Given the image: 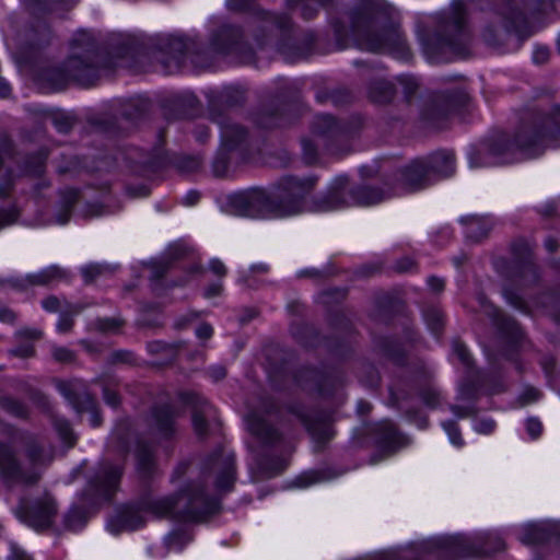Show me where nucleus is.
<instances>
[{
	"instance_id": "nucleus-1",
	"label": "nucleus",
	"mask_w": 560,
	"mask_h": 560,
	"mask_svg": "<svg viewBox=\"0 0 560 560\" xmlns=\"http://www.w3.org/2000/svg\"><path fill=\"white\" fill-rule=\"evenodd\" d=\"M315 185V177H285L272 195L261 189L240 192L230 198V207L235 214L242 217L283 218L299 214L305 209L314 212H328L352 205L372 206L394 194L390 188L383 189L372 186H360L350 189L348 178L341 176L331 183L325 195L314 198L306 207L305 198Z\"/></svg>"
},
{
	"instance_id": "nucleus-2",
	"label": "nucleus",
	"mask_w": 560,
	"mask_h": 560,
	"mask_svg": "<svg viewBox=\"0 0 560 560\" xmlns=\"http://www.w3.org/2000/svg\"><path fill=\"white\" fill-rule=\"evenodd\" d=\"M218 509V502L209 498L199 482H189L177 495L154 497L143 494L136 505L126 506L109 524L112 532L135 530L142 527L145 515L184 522H198Z\"/></svg>"
},
{
	"instance_id": "nucleus-3",
	"label": "nucleus",
	"mask_w": 560,
	"mask_h": 560,
	"mask_svg": "<svg viewBox=\"0 0 560 560\" xmlns=\"http://www.w3.org/2000/svg\"><path fill=\"white\" fill-rule=\"evenodd\" d=\"M560 145V106L548 116L535 117L524 122L516 131L513 141L505 136L493 138L486 151L469 154L470 167L513 163L540 155L547 148Z\"/></svg>"
},
{
	"instance_id": "nucleus-4",
	"label": "nucleus",
	"mask_w": 560,
	"mask_h": 560,
	"mask_svg": "<svg viewBox=\"0 0 560 560\" xmlns=\"http://www.w3.org/2000/svg\"><path fill=\"white\" fill-rule=\"evenodd\" d=\"M394 8L383 3L366 2L352 13V32L360 49L389 52L399 59L410 57L405 38L395 20Z\"/></svg>"
},
{
	"instance_id": "nucleus-5",
	"label": "nucleus",
	"mask_w": 560,
	"mask_h": 560,
	"mask_svg": "<svg viewBox=\"0 0 560 560\" xmlns=\"http://www.w3.org/2000/svg\"><path fill=\"white\" fill-rule=\"evenodd\" d=\"M100 55L92 35L78 32L71 43V55L61 67H49L40 71L38 80L47 89H63L70 80L81 85H92L98 78Z\"/></svg>"
},
{
	"instance_id": "nucleus-6",
	"label": "nucleus",
	"mask_w": 560,
	"mask_h": 560,
	"mask_svg": "<svg viewBox=\"0 0 560 560\" xmlns=\"http://www.w3.org/2000/svg\"><path fill=\"white\" fill-rule=\"evenodd\" d=\"M467 15L465 0H454L440 32L423 42V50L430 61H448V54L459 57L468 54L470 34L466 25Z\"/></svg>"
},
{
	"instance_id": "nucleus-7",
	"label": "nucleus",
	"mask_w": 560,
	"mask_h": 560,
	"mask_svg": "<svg viewBox=\"0 0 560 560\" xmlns=\"http://www.w3.org/2000/svg\"><path fill=\"white\" fill-rule=\"evenodd\" d=\"M131 443H136V465L139 475L142 478L152 477L156 471L154 454L149 445L136 438L128 423L116 427L110 435L107 453L122 460L129 453Z\"/></svg>"
},
{
	"instance_id": "nucleus-8",
	"label": "nucleus",
	"mask_w": 560,
	"mask_h": 560,
	"mask_svg": "<svg viewBox=\"0 0 560 560\" xmlns=\"http://www.w3.org/2000/svg\"><path fill=\"white\" fill-rule=\"evenodd\" d=\"M58 513V505L54 497L48 493L34 499L31 504L21 501L16 509L20 520L36 530L49 528Z\"/></svg>"
},
{
	"instance_id": "nucleus-9",
	"label": "nucleus",
	"mask_w": 560,
	"mask_h": 560,
	"mask_svg": "<svg viewBox=\"0 0 560 560\" xmlns=\"http://www.w3.org/2000/svg\"><path fill=\"white\" fill-rule=\"evenodd\" d=\"M121 475L122 466L119 463H113L109 458L104 459L90 479L85 495L96 502L110 499L117 490Z\"/></svg>"
},
{
	"instance_id": "nucleus-10",
	"label": "nucleus",
	"mask_w": 560,
	"mask_h": 560,
	"mask_svg": "<svg viewBox=\"0 0 560 560\" xmlns=\"http://www.w3.org/2000/svg\"><path fill=\"white\" fill-rule=\"evenodd\" d=\"M0 478L7 486L34 485L40 474L36 469L25 470L12 445L0 442Z\"/></svg>"
},
{
	"instance_id": "nucleus-11",
	"label": "nucleus",
	"mask_w": 560,
	"mask_h": 560,
	"mask_svg": "<svg viewBox=\"0 0 560 560\" xmlns=\"http://www.w3.org/2000/svg\"><path fill=\"white\" fill-rule=\"evenodd\" d=\"M235 458L231 452L220 451L209 457L202 465L201 477L208 479L214 476L218 491H230L235 482Z\"/></svg>"
},
{
	"instance_id": "nucleus-12",
	"label": "nucleus",
	"mask_w": 560,
	"mask_h": 560,
	"mask_svg": "<svg viewBox=\"0 0 560 560\" xmlns=\"http://www.w3.org/2000/svg\"><path fill=\"white\" fill-rule=\"evenodd\" d=\"M57 388L78 412H90V422L93 427H98L102 423V418L97 412L96 401L88 392L83 381H60L57 383Z\"/></svg>"
},
{
	"instance_id": "nucleus-13",
	"label": "nucleus",
	"mask_w": 560,
	"mask_h": 560,
	"mask_svg": "<svg viewBox=\"0 0 560 560\" xmlns=\"http://www.w3.org/2000/svg\"><path fill=\"white\" fill-rule=\"evenodd\" d=\"M11 441L22 445L25 456L34 468L36 466H47L54 459L51 445L37 435L16 432L12 435Z\"/></svg>"
},
{
	"instance_id": "nucleus-14",
	"label": "nucleus",
	"mask_w": 560,
	"mask_h": 560,
	"mask_svg": "<svg viewBox=\"0 0 560 560\" xmlns=\"http://www.w3.org/2000/svg\"><path fill=\"white\" fill-rule=\"evenodd\" d=\"M494 16L495 19L486 26L482 33V37L489 46L502 45L511 34L512 30L521 33L517 26V21L520 18L515 16L513 9L510 10V16L501 13L494 14ZM520 35L522 38L526 37V35ZM529 34H527V36Z\"/></svg>"
},
{
	"instance_id": "nucleus-15",
	"label": "nucleus",
	"mask_w": 560,
	"mask_h": 560,
	"mask_svg": "<svg viewBox=\"0 0 560 560\" xmlns=\"http://www.w3.org/2000/svg\"><path fill=\"white\" fill-rule=\"evenodd\" d=\"M66 271L57 266H50L37 273L25 278L0 279V289L10 288L18 291L26 290L31 285H46L55 280L66 277Z\"/></svg>"
},
{
	"instance_id": "nucleus-16",
	"label": "nucleus",
	"mask_w": 560,
	"mask_h": 560,
	"mask_svg": "<svg viewBox=\"0 0 560 560\" xmlns=\"http://www.w3.org/2000/svg\"><path fill=\"white\" fill-rule=\"evenodd\" d=\"M467 101V94L463 89H455L452 92H441L435 95L424 116L429 120L446 117L458 106Z\"/></svg>"
},
{
	"instance_id": "nucleus-17",
	"label": "nucleus",
	"mask_w": 560,
	"mask_h": 560,
	"mask_svg": "<svg viewBox=\"0 0 560 560\" xmlns=\"http://www.w3.org/2000/svg\"><path fill=\"white\" fill-rule=\"evenodd\" d=\"M176 417L177 412L171 405L154 407L149 420L151 433L162 439L171 438L176 432Z\"/></svg>"
},
{
	"instance_id": "nucleus-18",
	"label": "nucleus",
	"mask_w": 560,
	"mask_h": 560,
	"mask_svg": "<svg viewBox=\"0 0 560 560\" xmlns=\"http://www.w3.org/2000/svg\"><path fill=\"white\" fill-rule=\"evenodd\" d=\"M184 399L192 407L191 421L195 433L199 438H205L209 430L208 420L213 416L212 406L194 393L184 395Z\"/></svg>"
},
{
	"instance_id": "nucleus-19",
	"label": "nucleus",
	"mask_w": 560,
	"mask_h": 560,
	"mask_svg": "<svg viewBox=\"0 0 560 560\" xmlns=\"http://www.w3.org/2000/svg\"><path fill=\"white\" fill-rule=\"evenodd\" d=\"M402 185L406 189L416 190L431 184V175L423 160H416L401 172Z\"/></svg>"
},
{
	"instance_id": "nucleus-20",
	"label": "nucleus",
	"mask_w": 560,
	"mask_h": 560,
	"mask_svg": "<svg viewBox=\"0 0 560 560\" xmlns=\"http://www.w3.org/2000/svg\"><path fill=\"white\" fill-rule=\"evenodd\" d=\"M247 429L256 436L262 444L272 445L280 440L279 432L271 427L267 421L256 411H250L247 417Z\"/></svg>"
},
{
	"instance_id": "nucleus-21",
	"label": "nucleus",
	"mask_w": 560,
	"mask_h": 560,
	"mask_svg": "<svg viewBox=\"0 0 560 560\" xmlns=\"http://www.w3.org/2000/svg\"><path fill=\"white\" fill-rule=\"evenodd\" d=\"M430 175L439 178L447 177L455 172V156L451 151H438L424 159Z\"/></svg>"
},
{
	"instance_id": "nucleus-22",
	"label": "nucleus",
	"mask_w": 560,
	"mask_h": 560,
	"mask_svg": "<svg viewBox=\"0 0 560 560\" xmlns=\"http://www.w3.org/2000/svg\"><path fill=\"white\" fill-rule=\"evenodd\" d=\"M479 302L481 306L485 307L486 313L492 316L498 328L511 338L512 341L516 342L522 338V329L513 318L501 315L498 310L487 303L483 296H479Z\"/></svg>"
},
{
	"instance_id": "nucleus-23",
	"label": "nucleus",
	"mask_w": 560,
	"mask_h": 560,
	"mask_svg": "<svg viewBox=\"0 0 560 560\" xmlns=\"http://www.w3.org/2000/svg\"><path fill=\"white\" fill-rule=\"evenodd\" d=\"M12 143L7 136L0 137V199L10 195L13 187L12 171L4 165V161L11 156Z\"/></svg>"
},
{
	"instance_id": "nucleus-24",
	"label": "nucleus",
	"mask_w": 560,
	"mask_h": 560,
	"mask_svg": "<svg viewBox=\"0 0 560 560\" xmlns=\"http://www.w3.org/2000/svg\"><path fill=\"white\" fill-rule=\"evenodd\" d=\"M242 32L238 27L224 26L213 39L214 49L222 52L240 51V39Z\"/></svg>"
},
{
	"instance_id": "nucleus-25",
	"label": "nucleus",
	"mask_w": 560,
	"mask_h": 560,
	"mask_svg": "<svg viewBox=\"0 0 560 560\" xmlns=\"http://www.w3.org/2000/svg\"><path fill=\"white\" fill-rule=\"evenodd\" d=\"M395 95V86L393 83L377 79L374 80L369 86V97L372 102L385 104L393 100Z\"/></svg>"
},
{
	"instance_id": "nucleus-26",
	"label": "nucleus",
	"mask_w": 560,
	"mask_h": 560,
	"mask_svg": "<svg viewBox=\"0 0 560 560\" xmlns=\"http://www.w3.org/2000/svg\"><path fill=\"white\" fill-rule=\"evenodd\" d=\"M375 432L378 442L385 447L401 445L402 436L397 432L395 424L389 420H384L376 424Z\"/></svg>"
},
{
	"instance_id": "nucleus-27",
	"label": "nucleus",
	"mask_w": 560,
	"mask_h": 560,
	"mask_svg": "<svg viewBox=\"0 0 560 560\" xmlns=\"http://www.w3.org/2000/svg\"><path fill=\"white\" fill-rule=\"evenodd\" d=\"M78 200L79 191L77 189L69 188L60 192V209L55 217L58 224H66L69 221L71 210Z\"/></svg>"
},
{
	"instance_id": "nucleus-28",
	"label": "nucleus",
	"mask_w": 560,
	"mask_h": 560,
	"mask_svg": "<svg viewBox=\"0 0 560 560\" xmlns=\"http://www.w3.org/2000/svg\"><path fill=\"white\" fill-rule=\"evenodd\" d=\"M220 125L222 144L224 149L232 150L245 139L246 131L241 126L230 122H220Z\"/></svg>"
},
{
	"instance_id": "nucleus-29",
	"label": "nucleus",
	"mask_w": 560,
	"mask_h": 560,
	"mask_svg": "<svg viewBox=\"0 0 560 560\" xmlns=\"http://www.w3.org/2000/svg\"><path fill=\"white\" fill-rule=\"evenodd\" d=\"M339 131V127L330 115L316 116L312 125V133L317 138L334 137Z\"/></svg>"
},
{
	"instance_id": "nucleus-30",
	"label": "nucleus",
	"mask_w": 560,
	"mask_h": 560,
	"mask_svg": "<svg viewBox=\"0 0 560 560\" xmlns=\"http://www.w3.org/2000/svg\"><path fill=\"white\" fill-rule=\"evenodd\" d=\"M549 539V530L542 524H528L524 527L520 540L525 545L541 544Z\"/></svg>"
},
{
	"instance_id": "nucleus-31",
	"label": "nucleus",
	"mask_w": 560,
	"mask_h": 560,
	"mask_svg": "<svg viewBox=\"0 0 560 560\" xmlns=\"http://www.w3.org/2000/svg\"><path fill=\"white\" fill-rule=\"evenodd\" d=\"M491 229L488 221L478 217H471L467 222V236L476 242L486 237Z\"/></svg>"
},
{
	"instance_id": "nucleus-32",
	"label": "nucleus",
	"mask_w": 560,
	"mask_h": 560,
	"mask_svg": "<svg viewBox=\"0 0 560 560\" xmlns=\"http://www.w3.org/2000/svg\"><path fill=\"white\" fill-rule=\"evenodd\" d=\"M83 307L81 305L67 304V308L61 312L59 320L57 323V329L59 332H68L73 326V316L79 314Z\"/></svg>"
},
{
	"instance_id": "nucleus-33",
	"label": "nucleus",
	"mask_w": 560,
	"mask_h": 560,
	"mask_svg": "<svg viewBox=\"0 0 560 560\" xmlns=\"http://www.w3.org/2000/svg\"><path fill=\"white\" fill-rule=\"evenodd\" d=\"M329 477L326 472L320 470H310L301 474L293 480V485L299 488H306L317 482L328 480Z\"/></svg>"
},
{
	"instance_id": "nucleus-34",
	"label": "nucleus",
	"mask_w": 560,
	"mask_h": 560,
	"mask_svg": "<svg viewBox=\"0 0 560 560\" xmlns=\"http://www.w3.org/2000/svg\"><path fill=\"white\" fill-rule=\"evenodd\" d=\"M114 268L109 265L90 264L81 269V273L86 283H91L96 277L112 273Z\"/></svg>"
},
{
	"instance_id": "nucleus-35",
	"label": "nucleus",
	"mask_w": 560,
	"mask_h": 560,
	"mask_svg": "<svg viewBox=\"0 0 560 560\" xmlns=\"http://www.w3.org/2000/svg\"><path fill=\"white\" fill-rule=\"evenodd\" d=\"M191 535H189L187 532L176 530L166 537L165 544L168 550H182L184 546H186L191 540Z\"/></svg>"
},
{
	"instance_id": "nucleus-36",
	"label": "nucleus",
	"mask_w": 560,
	"mask_h": 560,
	"mask_svg": "<svg viewBox=\"0 0 560 560\" xmlns=\"http://www.w3.org/2000/svg\"><path fill=\"white\" fill-rule=\"evenodd\" d=\"M46 154L38 152L31 156L25 164V172L31 175L39 176L44 173Z\"/></svg>"
},
{
	"instance_id": "nucleus-37",
	"label": "nucleus",
	"mask_w": 560,
	"mask_h": 560,
	"mask_svg": "<svg viewBox=\"0 0 560 560\" xmlns=\"http://www.w3.org/2000/svg\"><path fill=\"white\" fill-rule=\"evenodd\" d=\"M0 406L7 412H9L15 417L25 418L27 416L26 407L23 404H21L20 401L14 400L12 398H9V397L1 398Z\"/></svg>"
},
{
	"instance_id": "nucleus-38",
	"label": "nucleus",
	"mask_w": 560,
	"mask_h": 560,
	"mask_svg": "<svg viewBox=\"0 0 560 560\" xmlns=\"http://www.w3.org/2000/svg\"><path fill=\"white\" fill-rule=\"evenodd\" d=\"M124 319L116 317L100 318L95 322L96 328L104 332H116L124 326Z\"/></svg>"
},
{
	"instance_id": "nucleus-39",
	"label": "nucleus",
	"mask_w": 560,
	"mask_h": 560,
	"mask_svg": "<svg viewBox=\"0 0 560 560\" xmlns=\"http://www.w3.org/2000/svg\"><path fill=\"white\" fill-rule=\"evenodd\" d=\"M398 82L402 86V92L406 100L409 102L419 89L418 82L416 81L415 78L409 75L399 77Z\"/></svg>"
},
{
	"instance_id": "nucleus-40",
	"label": "nucleus",
	"mask_w": 560,
	"mask_h": 560,
	"mask_svg": "<svg viewBox=\"0 0 560 560\" xmlns=\"http://www.w3.org/2000/svg\"><path fill=\"white\" fill-rule=\"evenodd\" d=\"M85 522L84 515L80 509H72L65 516V525L69 529H78Z\"/></svg>"
},
{
	"instance_id": "nucleus-41",
	"label": "nucleus",
	"mask_w": 560,
	"mask_h": 560,
	"mask_svg": "<svg viewBox=\"0 0 560 560\" xmlns=\"http://www.w3.org/2000/svg\"><path fill=\"white\" fill-rule=\"evenodd\" d=\"M317 145L312 139H302L303 159L307 164H313L317 160Z\"/></svg>"
},
{
	"instance_id": "nucleus-42",
	"label": "nucleus",
	"mask_w": 560,
	"mask_h": 560,
	"mask_svg": "<svg viewBox=\"0 0 560 560\" xmlns=\"http://www.w3.org/2000/svg\"><path fill=\"white\" fill-rule=\"evenodd\" d=\"M52 124L59 132L67 133L72 128L74 119L65 114H57L52 117Z\"/></svg>"
},
{
	"instance_id": "nucleus-43",
	"label": "nucleus",
	"mask_w": 560,
	"mask_h": 560,
	"mask_svg": "<svg viewBox=\"0 0 560 560\" xmlns=\"http://www.w3.org/2000/svg\"><path fill=\"white\" fill-rule=\"evenodd\" d=\"M424 316L430 329L434 334H438L443 326L442 314L438 310H429L425 312Z\"/></svg>"
},
{
	"instance_id": "nucleus-44",
	"label": "nucleus",
	"mask_w": 560,
	"mask_h": 560,
	"mask_svg": "<svg viewBox=\"0 0 560 560\" xmlns=\"http://www.w3.org/2000/svg\"><path fill=\"white\" fill-rule=\"evenodd\" d=\"M55 427L60 438L67 442L69 446H72L74 443V438L70 424L65 420H56Z\"/></svg>"
},
{
	"instance_id": "nucleus-45",
	"label": "nucleus",
	"mask_w": 560,
	"mask_h": 560,
	"mask_svg": "<svg viewBox=\"0 0 560 560\" xmlns=\"http://www.w3.org/2000/svg\"><path fill=\"white\" fill-rule=\"evenodd\" d=\"M96 382L103 385V396L105 402L112 407H117L120 401L118 394L109 388V384L103 377L97 378Z\"/></svg>"
},
{
	"instance_id": "nucleus-46",
	"label": "nucleus",
	"mask_w": 560,
	"mask_h": 560,
	"mask_svg": "<svg viewBox=\"0 0 560 560\" xmlns=\"http://www.w3.org/2000/svg\"><path fill=\"white\" fill-rule=\"evenodd\" d=\"M453 351L465 366H467V368L471 366L472 359H471L470 353L468 352L466 346L463 342H460L458 340H454L453 341Z\"/></svg>"
},
{
	"instance_id": "nucleus-47",
	"label": "nucleus",
	"mask_w": 560,
	"mask_h": 560,
	"mask_svg": "<svg viewBox=\"0 0 560 560\" xmlns=\"http://www.w3.org/2000/svg\"><path fill=\"white\" fill-rule=\"evenodd\" d=\"M67 301H61L57 296L50 295L42 301L43 307L48 312H63L67 308Z\"/></svg>"
},
{
	"instance_id": "nucleus-48",
	"label": "nucleus",
	"mask_w": 560,
	"mask_h": 560,
	"mask_svg": "<svg viewBox=\"0 0 560 560\" xmlns=\"http://www.w3.org/2000/svg\"><path fill=\"white\" fill-rule=\"evenodd\" d=\"M51 354L60 363H70L74 360V353L65 347H52Z\"/></svg>"
},
{
	"instance_id": "nucleus-49",
	"label": "nucleus",
	"mask_w": 560,
	"mask_h": 560,
	"mask_svg": "<svg viewBox=\"0 0 560 560\" xmlns=\"http://www.w3.org/2000/svg\"><path fill=\"white\" fill-rule=\"evenodd\" d=\"M443 428L447 432L450 440L454 445L462 446L464 444L460 432L455 422L446 421L443 423Z\"/></svg>"
},
{
	"instance_id": "nucleus-50",
	"label": "nucleus",
	"mask_w": 560,
	"mask_h": 560,
	"mask_svg": "<svg viewBox=\"0 0 560 560\" xmlns=\"http://www.w3.org/2000/svg\"><path fill=\"white\" fill-rule=\"evenodd\" d=\"M421 398L423 402L431 408L436 407L440 402L439 392L431 387L422 390Z\"/></svg>"
},
{
	"instance_id": "nucleus-51",
	"label": "nucleus",
	"mask_w": 560,
	"mask_h": 560,
	"mask_svg": "<svg viewBox=\"0 0 560 560\" xmlns=\"http://www.w3.org/2000/svg\"><path fill=\"white\" fill-rule=\"evenodd\" d=\"M19 218V210L11 208L8 210H0V229L14 223Z\"/></svg>"
},
{
	"instance_id": "nucleus-52",
	"label": "nucleus",
	"mask_w": 560,
	"mask_h": 560,
	"mask_svg": "<svg viewBox=\"0 0 560 560\" xmlns=\"http://www.w3.org/2000/svg\"><path fill=\"white\" fill-rule=\"evenodd\" d=\"M8 560H33L30 555L25 552L22 548H20L16 544L11 542L9 546V555L7 556Z\"/></svg>"
},
{
	"instance_id": "nucleus-53",
	"label": "nucleus",
	"mask_w": 560,
	"mask_h": 560,
	"mask_svg": "<svg viewBox=\"0 0 560 560\" xmlns=\"http://www.w3.org/2000/svg\"><path fill=\"white\" fill-rule=\"evenodd\" d=\"M129 155L132 161L148 168H155L158 166L155 161L142 155V153L138 152L137 150H132Z\"/></svg>"
},
{
	"instance_id": "nucleus-54",
	"label": "nucleus",
	"mask_w": 560,
	"mask_h": 560,
	"mask_svg": "<svg viewBox=\"0 0 560 560\" xmlns=\"http://www.w3.org/2000/svg\"><path fill=\"white\" fill-rule=\"evenodd\" d=\"M228 168V159L224 153H219L213 162V173L215 176L221 177L225 174Z\"/></svg>"
},
{
	"instance_id": "nucleus-55",
	"label": "nucleus",
	"mask_w": 560,
	"mask_h": 560,
	"mask_svg": "<svg viewBox=\"0 0 560 560\" xmlns=\"http://www.w3.org/2000/svg\"><path fill=\"white\" fill-rule=\"evenodd\" d=\"M303 2L304 0H288V5L292 9L301 7L303 18L310 20L314 16L315 10L303 4Z\"/></svg>"
},
{
	"instance_id": "nucleus-56",
	"label": "nucleus",
	"mask_w": 560,
	"mask_h": 560,
	"mask_svg": "<svg viewBox=\"0 0 560 560\" xmlns=\"http://www.w3.org/2000/svg\"><path fill=\"white\" fill-rule=\"evenodd\" d=\"M526 430L533 439H536L541 434V422L538 419L530 418L526 422Z\"/></svg>"
},
{
	"instance_id": "nucleus-57",
	"label": "nucleus",
	"mask_w": 560,
	"mask_h": 560,
	"mask_svg": "<svg viewBox=\"0 0 560 560\" xmlns=\"http://www.w3.org/2000/svg\"><path fill=\"white\" fill-rule=\"evenodd\" d=\"M132 361V353L128 351H115L109 357L110 363H129Z\"/></svg>"
},
{
	"instance_id": "nucleus-58",
	"label": "nucleus",
	"mask_w": 560,
	"mask_h": 560,
	"mask_svg": "<svg viewBox=\"0 0 560 560\" xmlns=\"http://www.w3.org/2000/svg\"><path fill=\"white\" fill-rule=\"evenodd\" d=\"M550 52L547 47H537L534 51L533 59L536 63L542 65L549 59Z\"/></svg>"
},
{
	"instance_id": "nucleus-59",
	"label": "nucleus",
	"mask_w": 560,
	"mask_h": 560,
	"mask_svg": "<svg viewBox=\"0 0 560 560\" xmlns=\"http://www.w3.org/2000/svg\"><path fill=\"white\" fill-rule=\"evenodd\" d=\"M476 431L482 434L491 433L494 429V421L491 419H483L477 422Z\"/></svg>"
},
{
	"instance_id": "nucleus-60",
	"label": "nucleus",
	"mask_w": 560,
	"mask_h": 560,
	"mask_svg": "<svg viewBox=\"0 0 560 560\" xmlns=\"http://www.w3.org/2000/svg\"><path fill=\"white\" fill-rule=\"evenodd\" d=\"M264 20L272 25H277L280 28H285L289 26V18L288 16H276V15H268L265 16Z\"/></svg>"
},
{
	"instance_id": "nucleus-61",
	"label": "nucleus",
	"mask_w": 560,
	"mask_h": 560,
	"mask_svg": "<svg viewBox=\"0 0 560 560\" xmlns=\"http://www.w3.org/2000/svg\"><path fill=\"white\" fill-rule=\"evenodd\" d=\"M208 374L212 380L220 381L226 376V370L223 365H213L209 368Z\"/></svg>"
},
{
	"instance_id": "nucleus-62",
	"label": "nucleus",
	"mask_w": 560,
	"mask_h": 560,
	"mask_svg": "<svg viewBox=\"0 0 560 560\" xmlns=\"http://www.w3.org/2000/svg\"><path fill=\"white\" fill-rule=\"evenodd\" d=\"M260 468L261 470L268 476V477H271V476H275L279 472H281L283 469H284V464L283 462H277V464L272 467H269L267 466L266 464H260Z\"/></svg>"
},
{
	"instance_id": "nucleus-63",
	"label": "nucleus",
	"mask_w": 560,
	"mask_h": 560,
	"mask_svg": "<svg viewBox=\"0 0 560 560\" xmlns=\"http://www.w3.org/2000/svg\"><path fill=\"white\" fill-rule=\"evenodd\" d=\"M513 252L517 255L520 259H525L529 257V248L526 243L521 242L513 245Z\"/></svg>"
},
{
	"instance_id": "nucleus-64",
	"label": "nucleus",
	"mask_w": 560,
	"mask_h": 560,
	"mask_svg": "<svg viewBox=\"0 0 560 560\" xmlns=\"http://www.w3.org/2000/svg\"><path fill=\"white\" fill-rule=\"evenodd\" d=\"M428 284H429L430 289L436 293L443 291L444 287H445L444 280L441 278L434 277V276H432L428 279Z\"/></svg>"
}]
</instances>
